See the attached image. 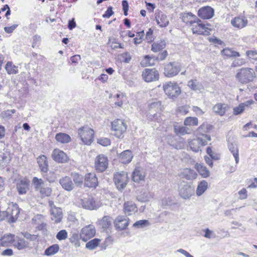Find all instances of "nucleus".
Instances as JSON below:
<instances>
[{
  "mask_svg": "<svg viewBox=\"0 0 257 257\" xmlns=\"http://www.w3.org/2000/svg\"><path fill=\"white\" fill-rule=\"evenodd\" d=\"M255 77L254 70L247 67L238 70L235 75L237 80L242 84H247L253 81Z\"/></svg>",
  "mask_w": 257,
  "mask_h": 257,
  "instance_id": "f257e3e1",
  "label": "nucleus"
},
{
  "mask_svg": "<svg viewBox=\"0 0 257 257\" xmlns=\"http://www.w3.org/2000/svg\"><path fill=\"white\" fill-rule=\"evenodd\" d=\"M163 87L165 94L172 99L178 97L181 92L180 87L176 82H166L163 84Z\"/></svg>",
  "mask_w": 257,
  "mask_h": 257,
  "instance_id": "f03ea898",
  "label": "nucleus"
},
{
  "mask_svg": "<svg viewBox=\"0 0 257 257\" xmlns=\"http://www.w3.org/2000/svg\"><path fill=\"white\" fill-rule=\"evenodd\" d=\"M205 139L202 137L197 136L196 139L188 141V144L190 149L195 152H198L201 151V147L207 145L208 141H211L210 136H203Z\"/></svg>",
  "mask_w": 257,
  "mask_h": 257,
  "instance_id": "7ed1b4c3",
  "label": "nucleus"
},
{
  "mask_svg": "<svg viewBox=\"0 0 257 257\" xmlns=\"http://www.w3.org/2000/svg\"><path fill=\"white\" fill-rule=\"evenodd\" d=\"M113 181L116 188L119 191H122L125 188L128 182L127 173L122 171L114 173Z\"/></svg>",
  "mask_w": 257,
  "mask_h": 257,
  "instance_id": "20e7f679",
  "label": "nucleus"
},
{
  "mask_svg": "<svg viewBox=\"0 0 257 257\" xmlns=\"http://www.w3.org/2000/svg\"><path fill=\"white\" fill-rule=\"evenodd\" d=\"M20 212V209L17 206H14L12 209L8 208L6 211H0V220L6 219L9 222H15L17 220Z\"/></svg>",
  "mask_w": 257,
  "mask_h": 257,
  "instance_id": "39448f33",
  "label": "nucleus"
},
{
  "mask_svg": "<svg viewBox=\"0 0 257 257\" xmlns=\"http://www.w3.org/2000/svg\"><path fill=\"white\" fill-rule=\"evenodd\" d=\"M78 134L82 142L85 145H90L93 141L94 131L88 127H83L78 130Z\"/></svg>",
  "mask_w": 257,
  "mask_h": 257,
  "instance_id": "423d86ee",
  "label": "nucleus"
},
{
  "mask_svg": "<svg viewBox=\"0 0 257 257\" xmlns=\"http://www.w3.org/2000/svg\"><path fill=\"white\" fill-rule=\"evenodd\" d=\"M181 66L177 62H171L167 64L164 67V75L167 77L176 76L181 71Z\"/></svg>",
  "mask_w": 257,
  "mask_h": 257,
  "instance_id": "0eeeda50",
  "label": "nucleus"
},
{
  "mask_svg": "<svg viewBox=\"0 0 257 257\" xmlns=\"http://www.w3.org/2000/svg\"><path fill=\"white\" fill-rule=\"evenodd\" d=\"M79 204L83 208L90 210L97 209L99 206V203L91 196L80 199Z\"/></svg>",
  "mask_w": 257,
  "mask_h": 257,
  "instance_id": "6e6552de",
  "label": "nucleus"
},
{
  "mask_svg": "<svg viewBox=\"0 0 257 257\" xmlns=\"http://www.w3.org/2000/svg\"><path fill=\"white\" fill-rule=\"evenodd\" d=\"M96 234V230L94 225L90 224L83 227L80 233V238L84 242H86Z\"/></svg>",
  "mask_w": 257,
  "mask_h": 257,
  "instance_id": "1a4fd4ad",
  "label": "nucleus"
},
{
  "mask_svg": "<svg viewBox=\"0 0 257 257\" xmlns=\"http://www.w3.org/2000/svg\"><path fill=\"white\" fill-rule=\"evenodd\" d=\"M111 128L115 132L114 135L117 138H120L125 132L126 125L122 120L117 119L111 122Z\"/></svg>",
  "mask_w": 257,
  "mask_h": 257,
  "instance_id": "9d476101",
  "label": "nucleus"
},
{
  "mask_svg": "<svg viewBox=\"0 0 257 257\" xmlns=\"http://www.w3.org/2000/svg\"><path fill=\"white\" fill-rule=\"evenodd\" d=\"M192 25V32L193 34H197L198 35H209L210 32L209 31L211 30L205 27V24H202L201 20L199 19L196 21L195 24Z\"/></svg>",
  "mask_w": 257,
  "mask_h": 257,
  "instance_id": "9b49d317",
  "label": "nucleus"
},
{
  "mask_svg": "<svg viewBox=\"0 0 257 257\" xmlns=\"http://www.w3.org/2000/svg\"><path fill=\"white\" fill-rule=\"evenodd\" d=\"M142 75L143 79L147 82L158 80L159 78V72L155 68L145 69Z\"/></svg>",
  "mask_w": 257,
  "mask_h": 257,
  "instance_id": "f8f14e48",
  "label": "nucleus"
},
{
  "mask_svg": "<svg viewBox=\"0 0 257 257\" xmlns=\"http://www.w3.org/2000/svg\"><path fill=\"white\" fill-rule=\"evenodd\" d=\"M107 167V158L104 155H99L95 160V168L96 170L99 172H103Z\"/></svg>",
  "mask_w": 257,
  "mask_h": 257,
  "instance_id": "ddd939ff",
  "label": "nucleus"
},
{
  "mask_svg": "<svg viewBox=\"0 0 257 257\" xmlns=\"http://www.w3.org/2000/svg\"><path fill=\"white\" fill-rule=\"evenodd\" d=\"M194 193V188L187 183L181 185L179 188V195L181 198L187 199L190 198Z\"/></svg>",
  "mask_w": 257,
  "mask_h": 257,
  "instance_id": "4468645a",
  "label": "nucleus"
},
{
  "mask_svg": "<svg viewBox=\"0 0 257 257\" xmlns=\"http://www.w3.org/2000/svg\"><path fill=\"white\" fill-rule=\"evenodd\" d=\"M52 157L55 161L59 163H64L68 160L66 154L59 149H55L53 151Z\"/></svg>",
  "mask_w": 257,
  "mask_h": 257,
  "instance_id": "2eb2a0df",
  "label": "nucleus"
},
{
  "mask_svg": "<svg viewBox=\"0 0 257 257\" xmlns=\"http://www.w3.org/2000/svg\"><path fill=\"white\" fill-rule=\"evenodd\" d=\"M162 104L161 101L154 102L149 105V111L148 113V117L152 119L157 113L161 110Z\"/></svg>",
  "mask_w": 257,
  "mask_h": 257,
  "instance_id": "dca6fc26",
  "label": "nucleus"
},
{
  "mask_svg": "<svg viewBox=\"0 0 257 257\" xmlns=\"http://www.w3.org/2000/svg\"><path fill=\"white\" fill-rule=\"evenodd\" d=\"M98 180L94 173L86 174L84 179V186L89 188H95L98 185Z\"/></svg>",
  "mask_w": 257,
  "mask_h": 257,
  "instance_id": "f3484780",
  "label": "nucleus"
},
{
  "mask_svg": "<svg viewBox=\"0 0 257 257\" xmlns=\"http://www.w3.org/2000/svg\"><path fill=\"white\" fill-rule=\"evenodd\" d=\"M59 183L64 190L68 191H72L75 187L71 178L67 176L62 177L59 180Z\"/></svg>",
  "mask_w": 257,
  "mask_h": 257,
  "instance_id": "a211bd4d",
  "label": "nucleus"
},
{
  "mask_svg": "<svg viewBox=\"0 0 257 257\" xmlns=\"http://www.w3.org/2000/svg\"><path fill=\"white\" fill-rule=\"evenodd\" d=\"M198 16L203 19H209L214 15V10L210 7H205L199 9Z\"/></svg>",
  "mask_w": 257,
  "mask_h": 257,
  "instance_id": "6ab92c4d",
  "label": "nucleus"
},
{
  "mask_svg": "<svg viewBox=\"0 0 257 257\" xmlns=\"http://www.w3.org/2000/svg\"><path fill=\"white\" fill-rule=\"evenodd\" d=\"M128 219L126 216H118L114 221L115 227L120 230L125 229L128 225Z\"/></svg>",
  "mask_w": 257,
  "mask_h": 257,
  "instance_id": "aec40b11",
  "label": "nucleus"
},
{
  "mask_svg": "<svg viewBox=\"0 0 257 257\" xmlns=\"http://www.w3.org/2000/svg\"><path fill=\"white\" fill-rule=\"evenodd\" d=\"M155 19L157 24L161 27H166L169 23L167 16L162 12L156 14Z\"/></svg>",
  "mask_w": 257,
  "mask_h": 257,
  "instance_id": "412c9836",
  "label": "nucleus"
},
{
  "mask_svg": "<svg viewBox=\"0 0 257 257\" xmlns=\"http://www.w3.org/2000/svg\"><path fill=\"white\" fill-rule=\"evenodd\" d=\"M145 177V173L144 170L140 168H136L132 175V179L134 182L139 183L143 181Z\"/></svg>",
  "mask_w": 257,
  "mask_h": 257,
  "instance_id": "4be33fe9",
  "label": "nucleus"
},
{
  "mask_svg": "<svg viewBox=\"0 0 257 257\" xmlns=\"http://www.w3.org/2000/svg\"><path fill=\"white\" fill-rule=\"evenodd\" d=\"M124 211L128 215H132L137 212V208L136 204L132 201H127L123 204Z\"/></svg>",
  "mask_w": 257,
  "mask_h": 257,
  "instance_id": "5701e85b",
  "label": "nucleus"
},
{
  "mask_svg": "<svg viewBox=\"0 0 257 257\" xmlns=\"http://www.w3.org/2000/svg\"><path fill=\"white\" fill-rule=\"evenodd\" d=\"M38 163L41 171L46 173L48 171V163L47 157L45 155H41L37 158Z\"/></svg>",
  "mask_w": 257,
  "mask_h": 257,
  "instance_id": "b1692460",
  "label": "nucleus"
},
{
  "mask_svg": "<svg viewBox=\"0 0 257 257\" xmlns=\"http://www.w3.org/2000/svg\"><path fill=\"white\" fill-rule=\"evenodd\" d=\"M133 157L132 152L127 150L121 154L119 156V159L120 161L123 164H128L131 162Z\"/></svg>",
  "mask_w": 257,
  "mask_h": 257,
  "instance_id": "393cba45",
  "label": "nucleus"
},
{
  "mask_svg": "<svg viewBox=\"0 0 257 257\" xmlns=\"http://www.w3.org/2000/svg\"><path fill=\"white\" fill-rule=\"evenodd\" d=\"M51 219L55 223L61 222L62 218V209L59 208H53L51 211Z\"/></svg>",
  "mask_w": 257,
  "mask_h": 257,
  "instance_id": "a878e982",
  "label": "nucleus"
},
{
  "mask_svg": "<svg viewBox=\"0 0 257 257\" xmlns=\"http://www.w3.org/2000/svg\"><path fill=\"white\" fill-rule=\"evenodd\" d=\"M231 24L234 27L241 29L247 25V20L245 18L236 17L231 20Z\"/></svg>",
  "mask_w": 257,
  "mask_h": 257,
  "instance_id": "bb28decb",
  "label": "nucleus"
},
{
  "mask_svg": "<svg viewBox=\"0 0 257 257\" xmlns=\"http://www.w3.org/2000/svg\"><path fill=\"white\" fill-rule=\"evenodd\" d=\"M168 143L176 149H182L184 147V141L182 138H179L178 140L172 137L168 139Z\"/></svg>",
  "mask_w": 257,
  "mask_h": 257,
  "instance_id": "cd10ccee",
  "label": "nucleus"
},
{
  "mask_svg": "<svg viewBox=\"0 0 257 257\" xmlns=\"http://www.w3.org/2000/svg\"><path fill=\"white\" fill-rule=\"evenodd\" d=\"M198 174L197 173L192 169L189 168H185L182 172V176L189 180H192L197 177Z\"/></svg>",
  "mask_w": 257,
  "mask_h": 257,
  "instance_id": "c85d7f7f",
  "label": "nucleus"
},
{
  "mask_svg": "<svg viewBox=\"0 0 257 257\" xmlns=\"http://www.w3.org/2000/svg\"><path fill=\"white\" fill-rule=\"evenodd\" d=\"M15 238V235L12 234L4 235L0 239V246H9L10 244L14 243Z\"/></svg>",
  "mask_w": 257,
  "mask_h": 257,
  "instance_id": "c756f323",
  "label": "nucleus"
},
{
  "mask_svg": "<svg viewBox=\"0 0 257 257\" xmlns=\"http://www.w3.org/2000/svg\"><path fill=\"white\" fill-rule=\"evenodd\" d=\"M187 86L192 90L195 91H202L204 89V87L201 83L198 81L196 79H191L188 82Z\"/></svg>",
  "mask_w": 257,
  "mask_h": 257,
  "instance_id": "7c9ffc66",
  "label": "nucleus"
},
{
  "mask_svg": "<svg viewBox=\"0 0 257 257\" xmlns=\"http://www.w3.org/2000/svg\"><path fill=\"white\" fill-rule=\"evenodd\" d=\"M227 110V105L224 103H217L213 107V111L217 114L223 116Z\"/></svg>",
  "mask_w": 257,
  "mask_h": 257,
  "instance_id": "2f4dec72",
  "label": "nucleus"
},
{
  "mask_svg": "<svg viewBox=\"0 0 257 257\" xmlns=\"http://www.w3.org/2000/svg\"><path fill=\"white\" fill-rule=\"evenodd\" d=\"M28 242L23 238L16 236L15 238L13 245L19 250L25 248L28 246Z\"/></svg>",
  "mask_w": 257,
  "mask_h": 257,
  "instance_id": "473e14b6",
  "label": "nucleus"
},
{
  "mask_svg": "<svg viewBox=\"0 0 257 257\" xmlns=\"http://www.w3.org/2000/svg\"><path fill=\"white\" fill-rule=\"evenodd\" d=\"M182 19L184 22L193 25L195 24L196 21H197L198 18L191 13H185L182 15Z\"/></svg>",
  "mask_w": 257,
  "mask_h": 257,
  "instance_id": "72a5a7b5",
  "label": "nucleus"
},
{
  "mask_svg": "<svg viewBox=\"0 0 257 257\" xmlns=\"http://www.w3.org/2000/svg\"><path fill=\"white\" fill-rule=\"evenodd\" d=\"M221 55L225 56L227 57L236 58L240 56V54L234 51L232 49L229 48H226L223 49L221 51Z\"/></svg>",
  "mask_w": 257,
  "mask_h": 257,
  "instance_id": "f704fd0d",
  "label": "nucleus"
},
{
  "mask_svg": "<svg viewBox=\"0 0 257 257\" xmlns=\"http://www.w3.org/2000/svg\"><path fill=\"white\" fill-rule=\"evenodd\" d=\"M55 139L58 142L62 144H66L69 143L71 139V137L65 133H60L56 135Z\"/></svg>",
  "mask_w": 257,
  "mask_h": 257,
  "instance_id": "c9c22d12",
  "label": "nucleus"
},
{
  "mask_svg": "<svg viewBox=\"0 0 257 257\" xmlns=\"http://www.w3.org/2000/svg\"><path fill=\"white\" fill-rule=\"evenodd\" d=\"M209 126L207 124L203 123L201 125L196 131L197 136L205 139L203 136H208L206 134L209 132Z\"/></svg>",
  "mask_w": 257,
  "mask_h": 257,
  "instance_id": "e433bc0d",
  "label": "nucleus"
},
{
  "mask_svg": "<svg viewBox=\"0 0 257 257\" xmlns=\"http://www.w3.org/2000/svg\"><path fill=\"white\" fill-rule=\"evenodd\" d=\"M253 101H246L244 103H240L238 106L235 107L233 108V114L235 115H238L242 113L244 110L245 106H248L249 105L252 104Z\"/></svg>",
  "mask_w": 257,
  "mask_h": 257,
  "instance_id": "4c0bfd02",
  "label": "nucleus"
},
{
  "mask_svg": "<svg viewBox=\"0 0 257 257\" xmlns=\"http://www.w3.org/2000/svg\"><path fill=\"white\" fill-rule=\"evenodd\" d=\"M10 160V156L8 153L0 152V167L6 166Z\"/></svg>",
  "mask_w": 257,
  "mask_h": 257,
  "instance_id": "58836bf2",
  "label": "nucleus"
},
{
  "mask_svg": "<svg viewBox=\"0 0 257 257\" xmlns=\"http://www.w3.org/2000/svg\"><path fill=\"white\" fill-rule=\"evenodd\" d=\"M166 47V42L165 41H160L154 42L152 45L151 50L154 52H158L164 49Z\"/></svg>",
  "mask_w": 257,
  "mask_h": 257,
  "instance_id": "ea45409f",
  "label": "nucleus"
},
{
  "mask_svg": "<svg viewBox=\"0 0 257 257\" xmlns=\"http://www.w3.org/2000/svg\"><path fill=\"white\" fill-rule=\"evenodd\" d=\"M59 246L57 244H54L47 248L44 252V254L51 256L57 253L59 250Z\"/></svg>",
  "mask_w": 257,
  "mask_h": 257,
  "instance_id": "a19ab883",
  "label": "nucleus"
},
{
  "mask_svg": "<svg viewBox=\"0 0 257 257\" xmlns=\"http://www.w3.org/2000/svg\"><path fill=\"white\" fill-rule=\"evenodd\" d=\"M17 189L20 194H25L28 189V183L26 181H21L17 185Z\"/></svg>",
  "mask_w": 257,
  "mask_h": 257,
  "instance_id": "79ce46f5",
  "label": "nucleus"
},
{
  "mask_svg": "<svg viewBox=\"0 0 257 257\" xmlns=\"http://www.w3.org/2000/svg\"><path fill=\"white\" fill-rule=\"evenodd\" d=\"M228 148L229 151L233 155L235 158V163L237 164L239 162V155H238V149L236 144L232 143L229 144Z\"/></svg>",
  "mask_w": 257,
  "mask_h": 257,
  "instance_id": "37998d69",
  "label": "nucleus"
},
{
  "mask_svg": "<svg viewBox=\"0 0 257 257\" xmlns=\"http://www.w3.org/2000/svg\"><path fill=\"white\" fill-rule=\"evenodd\" d=\"M207 182L203 180L198 184L196 189V194L198 196H201L207 188Z\"/></svg>",
  "mask_w": 257,
  "mask_h": 257,
  "instance_id": "c03bdc74",
  "label": "nucleus"
},
{
  "mask_svg": "<svg viewBox=\"0 0 257 257\" xmlns=\"http://www.w3.org/2000/svg\"><path fill=\"white\" fill-rule=\"evenodd\" d=\"M112 219L109 216H105L101 220L100 225L103 229L108 228L111 225Z\"/></svg>",
  "mask_w": 257,
  "mask_h": 257,
  "instance_id": "a18cd8bd",
  "label": "nucleus"
},
{
  "mask_svg": "<svg viewBox=\"0 0 257 257\" xmlns=\"http://www.w3.org/2000/svg\"><path fill=\"white\" fill-rule=\"evenodd\" d=\"M71 177L74 185L75 184L77 186L82 185L84 180L83 176L82 175L76 173H71Z\"/></svg>",
  "mask_w": 257,
  "mask_h": 257,
  "instance_id": "49530a36",
  "label": "nucleus"
},
{
  "mask_svg": "<svg viewBox=\"0 0 257 257\" xmlns=\"http://www.w3.org/2000/svg\"><path fill=\"white\" fill-rule=\"evenodd\" d=\"M174 131L177 134H180L181 135L189 134L191 133L190 130L188 127L183 126H174Z\"/></svg>",
  "mask_w": 257,
  "mask_h": 257,
  "instance_id": "de8ad7c7",
  "label": "nucleus"
},
{
  "mask_svg": "<svg viewBox=\"0 0 257 257\" xmlns=\"http://www.w3.org/2000/svg\"><path fill=\"white\" fill-rule=\"evenodd\" d=\"M196 169L203 177L207 178L209 176L210 172L204 166L197 164L196 165Z\"/></svg>",
  "mask_w": 257,
  "mask_h": 257,
  "instance_id": "09e8293b",
  "label": "nucleus"
},
{
  "mask_svg": "<svg viewBox=\"0 0 257 257\" xmlns=\"http://www.w3.org/2000/svg\"><path fill=\"white\" fill-rule=\"evenodd\" d=\"M151 195L146 191H142L137 196L138 200L142 202L149 201Z\"/></svg>",
  "mask_w": 257,
  "mask_h": 257,
  "instance_id": "8fccbe9b",
  "label": "nucleus"
},
{
  "mask_svg": "<svg viewBox=\"0 0 257 257\" xmlns=\"http://www.w3.org/2000/svg\"><path fill=\"white\" fill-rule=\"evenodd\" d=\"M100 242V239L98 238H94L86 243L85 247L90 250L94 249L98 246Z\"/></svg>",
  "mask_w": 257,
  "mask_h": 257,
  "instance_id": "3c124183",
  "label": "nucleus"
},
{
  "mask_svg": "<svg viewBox=\"0 0 257 257\" xmlns=\"http://www.w3.org/2000/svg\"><path fill=\"white\" fill-rule=\"evenodd\" d=\"M155 58L149 55H146L144 59L142 61L141 64L142 66H152L154 64Z\"/></svg>",
  "mask_w": 257,
  "mask_h": 257,
  "instance_id": "603ef678",
  "label": "nucleus"
},
{
  "mask_svg": "<svg viewBox=\"0 0 257 257\" xmlns=\"http://www.w3.org/2000/svg\"><path fill=\"white\" fill-rule=\"evenodd\" d=\"M5 68L8 74H17L18 72L17 67L13 65L12 62H8L6 65Z\"/></svg>",
  "mask_w": 257,
  "mask_h": 257,
  "instance_id": "864d4df0",
  "label": "nucleus"
},
{
  "mask_svg": "<svg viewBox=\"0 0 257 257\" xmlns=\"http://www.w3.org/2000/svg\"><path fill=\"white\" fill-rule=\"evenodd\" d=\"M32 182L34 184L37 190L40 191L44 186V182L42 179H38L37 177H34Z\"/></svg>",
  "mask_w": 257,
  "mask_h": 257,
  "instance_id": "5fc2aeb1",
  "label": "nucleus"
},
{
  "mask_svg": "<svg viewBox=\"0 0 257 257\" xmlns=\"http://www.w3.org/2000/svg\"><path fill=\"white\" fill-rule=\"evenodd\" d=\"M184 123L185 125H197L198 120L196 117H187L184 120Z\"/></svg>",
  "mask_w": 257,
  "mask_h": 257,
  "instance_id": "6e6d98bb",
  "label": "nucleus"
},
{
  "mask_svg": "<svg viewBox=\"0 0 257 257\" xmlns=\"http://www.w3.org/2000/svg\"><path fill=\"white\" fill-rule=\"evenodd\" d=\"M108 44H110V47L112 49L123 48L121 44L117 42L116 39L113 38L109 39Z\"/></svg>",
  "mask_w": 257,
  "mask_h": 257,
  "instance_id": "4d7b16f0",
  "label": "nucleus"
},
{
  "mask_svg": "<svg viewBox=\"0 0 257 257\" xmlns=\"http://www.w3.org/2000/svg\"><path fill=\"white\" fill-rule=\"evenodd\" d=\"M161 206L164 208L174 204V202L171 197H165L161 200Z\"/></svg>",
  "mask_w": 257,
  "mask_h": 257,
  "instance_id": "13d9d810",
  "label": "nucleus"
},
{
  "mask_svg": "<svg viewBox=\"0 0 257 257\" xmlns=\"http://www.w3.org/2000/svg\"><path fill=\"white\" fill-rule=\"evenodd\" d=\"M245 63V61L242 58H237L234 59L231 64V67L233 68L241 66Z\"/></svg>",
  "mask_w": 257,
  "mask_h": 257,
  "instance_id": "bf43d9fd",
  "label": "nucleus"
},
{
  "mask_svg": "<svg viewBox=\"0 0 257 257\" xmlns=\"http://www.w3.org/2000/svg\"><path fill=\"white\" fill-rule=\"evenodd\" d=\"M79 238L80 234L76 232H71L69 240L71 243L76 244L78 243Z\"/></svg>",
  "mask_w": 257,
  "mask_h": 257,
  "instance_id": "052dcab7",
  "label": "nucleus"
},
{
  "mask_svg": "<svg viewBox=\"0 0 257 257\" xmlns=\"http://www.w3.org/2000/svg\"><path fill=\"white\" fill-rule=\"evenodd\" d=\"M149 225V222L147 220H140L136 222L133 226L137 228H143Z\"/></svg>",
  "mask_w": 257,
  "mask_h": 257,
  "instance_id": "680f3d73",
  "label": "nucleus"
},
{
  "mask_svg": "<svg viewBox=\"0 0 257 257\" xmlns=\"http://www.w3.org/2000/svg\"><path fill=\"white\" fill-rule=\"evenodd\" d=\"M68 234L66 230H61L60 231H59L57 235H56V238L59 240H65L67 238Z\"/></svg>",
  "mask_w": 257,
  "mask_h": 257,
  "instance_id": "e2e57ef3",
  "label": "nucleus"
},
{
  "mask_svg": "<svg viewBox=\"0 0 257 257\" xmlns=\"http://www.w3.org/2000/svg\"><path fill=\"white\" fill-rule=\"evenodd\" d=\"M43 196H49L52 193V189L49 187H45L44 186L41 188L39 191Z\"/></svg>",
  "mask_w": 257,
  "mask_h": 257,
  "instance_id": "0e129e2a",
  "label": "nucleus"
},
{
  "mask_svg": "<svg viewBox=\"0 0 257 257\" xmlns=\"http://www.w3.org/2000/svg\"><path fill=\"white\" fill-rule=\"evenodd\" d=\"M246 55L253 60L257 61V51L250 50L246 52Z\"/></svg>",
  "mask_w": 257,
  "mask_h": 257,
  "instance_id": "69168bd1",
  "label": "nucleus"
},
{
  "mask_svg": "<svg viewBox=\"0 0 257 257\" xmlns=\"http://www.w3.org/2000/svg\"><path fill=\"white\" fill-rule=\"evenodd\" d=\"M98 143L103 146H107L110 145V141L108 138H101L98 140Z\"/></svg>",
  "mask_w": 257,
  "mask_h": 257,
  "instance_id": "338daca9",
  "label": "nucleus"
},
{
  "mask_svg": "<svg viewBox=\"0 0 257 257\" xmlns=\"http://www.w3.org/2000/svg\"><path fill=\"white\" fill-rule=\"evenodd\" d=\"M189 110V107L188 106H182L178 108V112L182 114H186Z\"/></svg>",
  "mask_w": 257,
  "mask_h": 257,
  "instance_id": "774afa93",
  "label": "nucleus"
}]
</instances>
